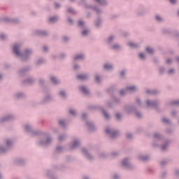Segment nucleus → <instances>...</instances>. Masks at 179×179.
I'll list each match as a JSON object with an SVG mask.
<instances>
[{
	"label": "nucleus",
	"instance_id": "nucleus-1",
	"mask_svg": "<svg viewBox=\"0 0 179 179\" xmlns=\"http://www.w3.org/2000/svg\"><path fill=\"white\" fill-rule=\"evenodd\" d=\"M13 51L15 55H20V52H19V45H15L13 48Z\"/></svg>",
	"mask_w": 179,
	"mask_h": 179
},
{
	"label": "nucleus",
	"instance_id": "nucleus-2",
	"mask_svg": "<svg viewBox=\"0 0 179 179\" xmlns=\"http://www.w3.org/2000/svg\"><path fill=\"white\" fill-rule=\"evenodd\" d=\"M80 90H81V92L84 93V94H87L89 93V90H87V88L85 87H80Z\"/></svg>",
	"mask_w": 179,
	"mask_h": 179
},
{
	"label": "nucleus",
	"instance_id": "nucleus-3",
	"mask_svg": "<svg viewBox=\"0 0 179 179\" xmlns=\"http://www.w3.org/2000/svg\"><path fill=\"white\" fill-rule=\"evenodd\" d=\"M87 78V76H85V75H78L77 76V78L80 79V80H85V79H86Z\"/></svg>",
	"mask_w": 179,
	"mask_h": 179
},
{
	"label": "nucleus",
	"instance_id": "nucleus-4",
	"mask_svg": "<svg viewBox=\"0 0 179 179\" xmlns=\"http://www.w3.org/2000/svg\"><path fill=\"white\" fill-rule=\"evenodd\" d=\"M127 90H129V92H135L136 90V87H129L127 88Z\"/></svg>",
	"mask_w": 179,
	"mask_h": 179
},
{
	"label": "nucleus",
	"instance_id": "nucleus-5",
	"mask_svg": "<svg viewBox=\"0 0 179 179\" xmlns=\"http://www.w3.org/2000/svg\"><path fill=\"white\" fill-rule=\"evenodd\" d=\"M57 20H58V18L57 17H53L50 18V22L51 23H53V22H57Z\"/></svg>",
	"mask_w": 179,
	"mask_h": 179
},
{
	"label": "nucleus",
	"instance_id": "nucleus-6",
	"mask_svg": "<svg viewBox=\"0 0 179 179\" xmlns=\"http://www.w3.org/2000/svg\"><path fill=\"white\" fill-rule=\"evenodd\" d=\"M103 68L104 69H111L113 68V66L106 64L103 66Z\"/></svg>",
	"mask_w": 179,
	"mask_h": 179
},
{
	"label": "nucleus",
	"instance_id": "nucleus-7",
	"mask_svg": "<svg viewBox=\"0 0 179 179\" xmlns=\"http://www.w3.org/2000/svg\"><path fill=\"white\" fill-rule=\"evenodd\" d=\"M82 58H83V55H80L76 56V57H74V59H75V61H76V60H78V59H82Z\"/></svg>",
	"mask_w": 179,
	"mask_h": 179
},
{
	"label": "nucleus",
	"instance_id": "nucleus-8",
	"mask_svg": "<svg viewBox=\"0 0 179 179\" xmlns=\"http://www.w3.org/2000/svg\"><path fill=\"white\" fill-rule=\"evenodd\" d=\"M146 51H148V52L150 54H152V52H153V49H151L150 48H146Z\"/></svg>",
	"mask_w": 179,
	"mask_h": 179
},
{
	"label": "nucleus",
	"instance_id": "nucleus-9",
	"mask_svg": "<svg viewBox=\"0 0 179 179\" xmlns=\"http://www.w3.org/2000/svg\"><path fill=\"white\" fill-rule=\"evenodd\" d=\"M51 80H52V83H58V81L54 77L51 78Z\"/></svg>",
	"mask_w": 179,
	"mask_h": 179
},
{
	"label": "nucleus",
	"instance_id": "nucleus-10",
	"mask_svg": "<svg viewBox=\"0 0 179 179\" xmlns=\"http://www.w3.org/2000/svg\"><path fill=\"white\" fill-rule=\"evenodd\" d=\"M163 122H165L166 124H168V122H170V121L168 119L163 118L162 119Z\"/></svg>",
	"mask_w": 179,
	"mask_h": 179
},
{
	"label": "nucleus",
	"instance_id": "nucleus-11",
	"mask_svg": "<svg viewBox=\"0 0 179 179\" xmlns=\"http://www.w3.org/2000/svg\"><path fill=\"white\" fill-rule=\"evenodd\" d=\"M127 164H128V162H127V159L123 160V162H122L123 166H127Z\"/></svg>",
	"mask_w": 179,
	"mask_h": 179
},
{
	"label": "nucleus",
	"instance_id": "nucleus-12",
	"mask_svg": "<svg viewBox=\"0 0 179 179\" xmlns=\"http://www.w3.org/2000/svg\"><path fill=\"white\" fill-rule=\"evenodd\" d=\"M87 33H89V31L87 30L83 31V36H87Z\"/></svg>",
	"mask_w": 179,
	"mask_h": 179
},
{
	"label": "nucleus",
	"instance_id": "nucleus-13",
	"mask_svg": "<svg viewBox=\"0 0 179 179\" xmlns=\"http://www.w3.org/2000/svg\"><path fill=\"white\" fill-rule=\"evenodd\" d=\"M103 114L105 115L106 118H108V114L104 110H103Z\"/></svg>",
	"mask_w": 179,
	"mask_h": 179
},
{
	"label": "nucleus",
	"instance_id": "nucleus-14",
	"mask_svg": "<svg viewBox=\"0 0 179 179\" xmlns=\"http://www.w3.org/2000/svg\"><path fill=\"white\" fill-rule=\"evenodd\" d=\"M129 45H130V47H136V45L132 43V42L129 43Z\"/></svg>",
	"mask_w": 179,
	"mask_h": 179
},
{
	"label": "nucleus",
	"instance_id": "nucleus-15",
	"mask_svg": "<svg viewBox=\"0 0 179 179\" xmlns=\"http://www.w3.org/2000/svg\"><path fill=\"white\" fill-rule=\"evenodd\" d=\"M76 146H78V141H74L73 144V148H76Z\"/></svg>",
	"mask_w": 179,
	"mask_h": 179
},
{
	"label": "nucleus",
	"instance_id": "nucleus-16",
	"mask_svg": "<svg viewBox=\"0 0 179 179\" xmlns=\"http://www.w3.org/2000/svg\"><path fill=\"white\" fill-rule=\"evenodd\" d=\"M68 10L70 12V13H75V11L72 8H69Z\"/></svg>",
	"mask_w": 179,
	"mask_h": 179
},
{
	"label": "nucleus",
	"instance_id": "nucleus-17",
	"mask_svg": "<svg viewBox=\"0 0 179 179\" xmlns=\"http://www.w3.org/2000/svg\"><path fill=\"white\" fill-rule=\"evenodd\" d=\"M156 19L157 20H158L159 22H160V20H162V17H160L159 15L156 16Z\"/></svg>",
	"mask_w": 179,
	"mask_h": 179
},
{
	"label": "nucleus",
	"instance_id": "nucleus-18",
	"mask_svg": "<svg viewBox=\"0 0 179 179\" xmlns=\"http://www.w3.org/2000/svg\"><path fill=\"white\" fill-rule=\"evenodd\" d=\"M84 24H85V23H84L83 21H79V22H78L79 26H83Z\"/></svg>",
	"mask_w": 179,
	"mask_h": 179
},
{
	"label": "nucleus",
	"instance_id": "nucleus-19",
	"mask_svg": "<svg viewBox=\"0 0 179 179\" xmlns=\"http://www.w3.org/2000/svg\"><path fill=\"white\" fill-rule=\"evenodd\" d=\"M139 57L142 59L145 58V55H143V53H140L139 54Z\"/></svg>",
	"mask_w": 179,
	"mask_h": 179
},
{
	"label": "nucleus",
	"instance_id": "nucleus-20",
	"mask_svg": "<svg viewBox=\"0 0 179 179\" xmlns=\"http://www.w3.org/2000/svg\"><path fill=\"white\" fill-rule=\"evenodd\" d=\"M60 96H62L63 97L65 96V92L64 91L60 92Z\"/></svg>",
	"mask_w": 179,
	"mask_h": 179
},
{
	"label": "nucleus",
	"instance_id": "nucleus-21",
	"mask_svg": "<svg viewBox=\"0 0 179 179\" xmlns=\"http://www.w3.org/2000/svg\"><path fill=\"white\" fill-rule=\"evenodd\" d=\"M69 113H70V114H71L72 115H75V114H76L75 110H70Z\"/></svg>",
	"mask_w": 179,
	"mask_h": 179
},
{
	"label": "nucleus",
	"instance_id": "nucleus-22",
	"mask_svg": "<svg viewBox=\"0 0 179 179\" xmlns=\"http://www.w3.org/2000/svg\"><path fill=\"white\" fill-rule=\"evenodd\" d=\"M116 118L117 120H120V118H121V115H120V113L116 114Z\"/></svg>",
	"mask_w": 179,
	"mask_h": 179
},
{
	"label": "nucleus",
	"instance_id": "nucleus-23",
	"mask_svg": "<svg viewBox=\"0 0 179 179\" xmlns=\"http://www.w3.org/2000/svg\"><path fill=\"white\" fill-rule=\"evenodd\" d=\"M95 79L96 82H100V78L99 76H96Z\"/></svg>",
	"mask_w": 179,
	"mask_h": 179
},
{
	"label": "nucleus",
	"instance_id": "nucleus-24",
	"mask_svg": "<svg viewBox=\"0 0 179 179\" xmlns=\"http://www.w3.org/2000/svg\"><path fill=\"white\" fill-rule=\"evenodd\" d=\"M59 123L60 125H64V120H60L59 122Z\"/></svg>",
	"mask_w": 179,
	"mask_h": 179
},
{
	"label": "nucleus",
	"instance_id": "nucleus-25",
	"mask_svg": "<svg viewBox=\"0 0 179 179\" xmlns=\"http://www.w3.org/2000/svg\"><path fill=\"white\" fill-rule=\"evenodd\" d=\"M125 93V91H124V90H122V91H120V94L122 95V96H124V94Z\"/></svg>",
	"mask_w": 179,
	"mask_h": 179
},
{
	"label": "nucleus",
	"instance_id": "nucleus-26",
	"mask_svg": "<svg viewBox=\"0 0 179 179\" xmlns=\"http://www.w3.org/2000/svg\"><path fill=\"white\" fill-rule=\"evenodd\" d=\"M106 134H110V130L108 129H106Z\"/></svg>",
	"mask_w": 179,
	"mask_h": 179
},
{
	"label": "nucleus",
	"instance_id": "nucleus-27",
	"mask_svg": "<svg viewBox=\"0 0 179 179\" xmlns=\"http://www.w3.org/2000/svg\"><path fill=\"white\" fill-rule=\"evenodd\" d=\"M170 2H171V3H176V0H170Z\"/></svg>",
	"mask_w": 179,
	"mask_h": 179
},
{
	"label": "nucleus",
	"instance_id": "nucleus-28",
	"mask_svg": "<svg viewBox=\"0 0 179 179\" xmlns=\"http://www.w3.org/2000/svg\"><path fill=\"white\" fill-rule=\"evenodd\" d=\"M0 37L2 40H3V38H5V35L1 34Z\"/></svg>",
	"mask_w": 179,
	"mask_h": 179
},
{
	"label": "nucleus",
	"instance_id": "nucleus-29",
	"mask_svg": "<svg viewBox=\"0 0 179 179\" xmlns=\"http://www.w3.org/2000/svg\"><path fill=\"white\" fill-rule=\"evenodd\" d=\"M113 48H120V45H115L113 46Z\"/></svg>",
	"mask_w": 179,
	"mask_h": 179
},
{
	"label": "nucleus",
	"instance_id": "nucleus-30",
	"mask_svg": "<svg viewBox=\"0 0 179 179\" xmlns=\"http://www.w3.org/2000/svg\"><path fill=\"white\" fill-rule=\"evenodd\" d=\"M174 72V70L171 69L169 71V73H173Z\"/></svg>",
	"mask_w": 179,
	"mask_h": 179
},
{
	"label": "nucleus",
	"instance_id": "nucleus-31",
	"mask_svg": "<svg viewBox=\"0 0 179 179\" xmlns=\"http://www.w3.org/2000/svg\"><path fill=\"white\" fill-rule=\"evenodd\" d=\"M166 62H167V64H170V62H171V59H168V60L166 61Z\"/></svg>",
	"mask_w": 179,
	"mask_h": 179
},
{
	"label": "nucleus",
	"instance_id": "nucleus-32",
	"mask_svg": "<svg viewBox=\"0 0 179 179\" xmlns=\"http://www.w3.org/2000/svg\"><path fill=\"white\" fill-rule=\"evenodd\" d=\"M114 135H115V133H112L111 138H114Z\"/></svg>",
	"mask_w": 179,
	"mask_h": 179
},
{
	"label": "nucleus",
	"instance_id": "nucleus-33",
	"mask_svg": "<svg viewBox=\"0 0 179 179\" xmlns=\"http://www.w3.org/2000/svg\"><path fill=\"white\" fill-rule=\"evenodd\" d=\"M43 50H44V51H47V50H48V49H47V47L44 46V47H43Z\"/></svg>",
	"mask_w": 179,
	"mask_h": 179
},
{
	"label": "nucleus",
	"instance_id": "nucleus-34",
	"mask_svg": "<svg viewBox=\"0 0 179 179\" xmlns=\"http://www.w3.org/2000/svg\"><path fill=\"white\" fill-rule=\"evenodd\" d=\"M59 4H58V3H56V4H55V7H56V8H59Z\"/></svg>",
	"mask_w": 179,
	"mask_h": 179
},
{
	"label": "nucleus",
	"instance_id": "nucleus-35",
	"mask_svg": "<svg viewBox=\"0 0 179 179\" xmlns=\"http://www.w3.org/2000/svg\"><path fill=\"white\" fill-rule=\"evenodd\" d=\"M120 75H121V76H124V71H122V72L120 73Z\"/></svg>",
	"mask_w": 179,
	"mask_h": 179
},
{
	"label": "nucleus",
	"instance_id": "nucleus-36",
	"mask_svg": "<svg viewBox=\"0 0 179 179\" xmlns=\"http://www.w3.org/2000/svg\"><path fill=\"white\" fill-rule=\"evenodd\" d=\"M147 104L148 106H150V102H149V101H147Z\"/></svg>",
	"mask_w": 179,
	"mask_h": 179
},
{
	"label": "nucleus",
	"instance_id": "nucleus-37",
	"mask_svg": "<svg viewBox=\"0 0 179 179\" xmlns=\"http://www.w3.org/2000/svg\"><path fill=\"white\" fill-rule=\"evenodd\" d=\"M136 115L138 117V118L141 117V114L140 113H136Z\"/></svg>",
	"mask_w": 179,
	"mask_h": 179
},
{
	"label": "nucleus",
	"instance_id": "nucleus-38",
	"mask_svg": "<svg viewBox=\"0 0 179 179\" xmlns=\"http://www.w3.org/2000/svg\"><path fill=\"white\" fill-rule=\"evenodd\" d=\"M111 40H113V36H110V37L109 38V41H111Z\"/></svg>",
	"mask_w": 179,
	"mask_h": 179
},
{
	"label": "nucleus",
	"instance_id": "nucleus-39",
	"mask_svg": "<svg viewBox=\"0 0 179 179\" xmlns=\"http://www.w3.org/2000/svg\"><path fill=\"white\" fill-rule=\"evenodd\" d=\"M6 143H7V145H10L9 140H7Z\"/></svg>",
	"mask_w": 179,
	"mask_h": 179
},
{
	"label": "nucleus",
	"instance_id": "nucleus-40",
	"mask_svg": "<svg viewBox=\"0 0 179 179\" xmlns=\"http://www.w3.org/2000/svg\"><path fill=\"white\" fill-rule=\"evenodd\" d=\"M27 52H30L29 50H25V54H27Z\"/></svg>",
	"mask_w": 179,
	"mask_h": 179
},
{
	"label": "nucleus",
	"instance_id": "nucleus-41",
	"mask_svg": "<svg viewBox=\"0 0 179 179\" xmlns=\"http://www.w3.org/2000/svg\"><path fill=\"white\" fill-rule=\"evenodd\" d=\"M74 69H78V66H74Z\"/></svg>",
	"mask_w": 179,
	"mask_h": 179
},
{
	"label": "nucleus",
	"instance_id": "nucleus-42",
	"mask_svg": "<svg viewBox=\"0 0 179 179\" xmlns=\"http://www.w3.org/2000/svg\"><path fill=\"white\" fill-rule=\"evenodd\" d=\"M127 138H131V134H127Z\"/></svg>",
	"mask_w": 179,
	"mask_h": 179
},
{
	"label": "nucleus",
	"instance_id": "nucleus-43",
	"mask_svg": "<svg viewBox=\"0 0 179 179\" xmlns=\"http://www.w3.org/2000/svg\"><path fill=\"white\" fill-rule=\"evenodd\" d=\"M162 150H164L166 149L165 147H162Z\"/></svg>",
	"mask_w": 179,
	"mask_h": 179
},
{
	"label": "nucleus",
	"instance_id": "nucleus-44",
	"mask_svg": "<svg viewBox=\"0 0 179 179\" xmlns=\"http://www.w3.org/2000/svg\"><path fill=\"white\" fill-rule=\"evenodd\" d=\"M59 141H62V137H59Z\"/></svg>",
	"mask_w": 179,
	"mask_h": 179
},
{
	"label": "nucleus",
	"instance_id": "nucleus-45",
	"mask_svg": "<svg viewBox=\"0 0 179 179\" xmlns=\"http://www.w3.org/2000/svg\"><path fill=\"white\" fill-rule=\"evenodd\" d=\"M97 1V2H99V3L101 2V1H100V0H96Z\"/></svg>",
	"mask_w": 179,
	"mask_h": 179
},
{
	"label": "nucleus",
	"instance_id": "nucleus-46",
	"mask_svg": "<svg viewBox=\"0 0 179 179\" xmlns=\"http://www.w3.org/2000/svg\"><path fill=\"white\" fill-rule=\"evenodd\" d=\"M69 22H70V23L72 22V20H71L70 19H69Z\"/></svg>",
	"mask_w": 179,
	"mask_h": 179
},
{
	"label": "nucleus",
	"instance_id": "nucleus-47",
	"mask_svg": "<svg viewBox=\"0 0 179 179\" xmlns=\"http://www.w3.org/2000/svg\"><path fill=\"white\" fill-rule=\"evenodd\" d=\"M175 104H178V102H176Z\"/></svg>",
	"mask_w": 179,
	"mask_h": 179
},
{
	"label": "nucleus",
	"instance_id": "nucleus-48",
	"mask_svg": "<svg viewBox=\"0 0 179 179\" xmlns=\"http://www.w3.org/2000/svg\"><path fill=\"white\" fill-rule=\"evenodd\" d=\"M83 118H85V115H83Z\"/></svg>",
	"mask_w": 179,
	"mask_h": 179
},
{
	"label": "nucleus",
	"instance_id": "nucleus-49",
	"mask_svg": "<svg viewBox=\"0 0 179 179\" xmlns=\"http://www.w3.org/2000/svg\"><path fill=\"white\" fill-rule=\"evenodd\" d=\"M1 78H2V76L0 75V79H1Z\"/></svg>",
	"mask_w": 179,
	"mask_h": 179
},
{
	"label": "nucleus",
	"instance_id": "nucleus-50",
	"mask_svg": "<svg viewBox=\"0 0 179 179\" xmlns=\"http://www.w3.org/2000/svg\"><path fill=\"white\" fill-rule=\"evenodd\" d=\"M115 178H117V176H115Z\"/></svg>",
	"mask_w": 179,
	"mask_h": 179
},
{
	"label": "nucleus",
	"instance_id": "nucleus-51",
	"mask_svg": "<svg viewBox=\"0 0 179 179\" xmlns=\"http://www.w3.org/2000/svg\"><path fill=\"white\" fill-rule=\"evenodd\" d=\"M26 129H27V127H26Z\"/></svg>",
	"mask_w": 179,
	"mask_h": 179
},
{
	"label": "nucleus",
	"instance_id": "nucleus-52",
	"mask_svg": "<svg viewBox=\"0 0 179 179\" xmlns=\"http://www.w3.org/2000/svg\"><path fill=\"white\" fill-rule=\"evenodd\" d=\"M143 160H146V159H143Z\"/></svg>",
	"mask_w": 179,
	"mask_h": 179
},
{
	"label": "nucleus",
	"instance_id": "nucleus-53",
	"mask_svg": "<svg viewBox=\"0 0 179 179\" xmlns=\"http://www.w3.org/2000/svg\"><path fill=\"white\" fill-rule=\"evenodd\" d=\"M64 40H66L65 38H64Z\"/></svg>",
	"mask_w": 179,
	"mask_h": 179
},
{
	"label": "nucleus",
	"instance_id": "nucleus-54",
	"mask_svg": "<svg viewBox=\"0 0 179 179\" xmlns=\"http://www.w3.org/2000/svg\"><path fill=\"white\" fill-rule=\"evenodd\" d=\"M71 1H73V0H71Z\"/></svg>",
	"mask_w": 179,
	"mask_h": 179
}]
</instances>
